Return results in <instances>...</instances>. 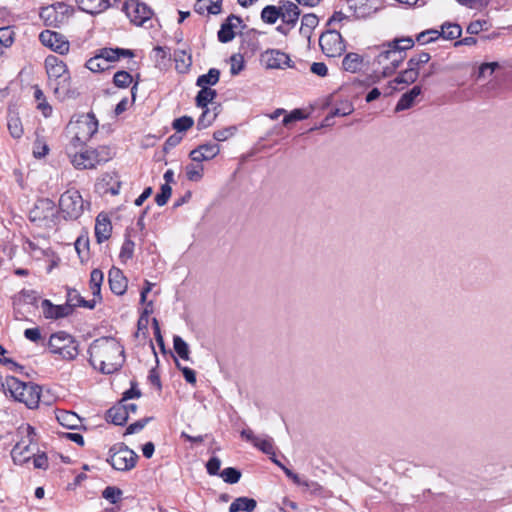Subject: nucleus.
Here are the masks:
<instances>
[{
	"mask_svg": "<svg viewBox=\"0 0 512 512\" xmlns=\"http://www.w3.org/2000/svg\"><path fill=\"white\" fill-rule=\"evenodd\" d=\"M89 360L94 368L104 374L118 371L124 364V348L114 338L102 337L92 342L88 349Z\"/></svg>",
	"mask_w": 512,
	"mask_h": 512,
	"instance_id": "nucleus-1",
	"label": "nucleus"
},
{
	"mask_svg": "<svg viewBox=\"0 0 512 512\" xmlns=\"http://www.w3.org/2000/svg\"><path fill=\"white\" fill-rule=\"evenodd\" d=\"M2 388L8 392L14 400L25 404L29 409H35L39 406L41 398V387L32 382H23L14 376H8L5 383H1Z\"/></svg>",
	"mask_w": 512,
	"mask_h": 512,
	"instance_id": "nucleus-2",
	"label": "nucleus"
},
{
	"mask_svg": "<svg viewBox=\"0 0 512 512\" xmlns=\"http://www.w3.org/2000/svg\"><path fill=\"white\" fill-rule=\"evenodd\" d=\"M113 157V150L106 145H101L96 148H87L80 152H75L74 154L69 152L72 165L79 170L94 169L98 165L107 163Z\"/></svg>",
	"mask_w": 512,
	"mask_h": 512,
	"instance_id": "nucleus-3",
	"label": "nucleus"
},
{
	"mask_svg": "<svg viewBox=\"0 0 512 512\" xmlns=\"http://www.w3.org/2000/svg\"><path fill=\"white\" fill-rule=\"evenodd\" d=\"M404 60V54L397 48H393L392 44L382 46V50L374 60L373 74L376 80L392 75Z\"/></svg>",
	"mask_w": 512,
	"mask_h": 512,
	"instance_id": "nucleus-4",
	"label": "nucleus"
},
{
	"mask_svg": "<svg viewBox=\"0 0 512 512\" xmlns=\"http://www.w3.org/2000/svg\"><path fill=\"white\" fill-rule=\"evenodd\" d=\"M49 351L63 360H74L78 354V342L64 331L52 334L48 341Z\"/></svg>",
	"mask_w": 512,
	"mask_h": 512,
	"instance_id": "nucleus-5",
	"label": "nucleus"
},
{
	"mask_svg": "<svg viewBox=\"0 0 512 512\" xmlns=\"http://www.w3.org/2000/svg\"><path fill=\"white\" fill-rule=\"evenodd\" d=\"M139 456L123 443L113 445L109 449L107 462L117 471H129L137 463Z\"/></svg>",
	"mask_w": 512,
	"mask_h": 512,
	"instance_id": "nucleus-6",
	"label": "nucleus"
},
{
	"mask_svg": "<svg viewBox=\"0 0 512 512\" xmlns=\"http://www.w3.org/2000/svg\"><path fill=\"white\" fill-rule=\"evenodd\" d=\"M24 437L18 441L11 451V456L16 464H24L34 456L32 444L35 441V430L32 426L26 425L19 428Z\"/></svg>",
	"mask_w": 512,
	"mask_h": 512,
	"instance_id": "nucleus-7",
	"label": "nucleus"
},
{
	"mask_svg": "<svg viewBox=\"0 0 512 512\" xmlns=\"http://www.w3.org/2000/svg\"><path fill=\"white\" fill-rule=\"evenodd\" d=\"M74 9L64 2H56L43 7L40 11V18L46 26L59 27L63 25L72 15Z\"/></svg>",
	"mask_w": 512,
	"mask_h": 512,
	"instance_id": "nucleus-8",
	"label": "nucleus"
},
{
	"mask_svg": "<svg viewBox=\"0 0 512 512\" xmlns=\"http://www.w3.org/2000/svg\"><path fill=\"white\" fill-rule=\"evenodd\" d=\"M59 207L65 218L77 219L84 210V201L78 190L69 189L59 199Z\"/></svg>",
	"mask_w": 512,
	"mask_h": 512,
	"instance_id": "nucleus-9",
	"label": "nucleus"
},
{
	"mask_svg": "<svg viewBox=\"0 0 512 512\" xmlns=\"http://www.w3.org/2000/svg\"><path fill=\"white\" fill-rule=\"evenodd\" d=\"M98 120L93 113L81 114L76 121H71L68 130L73 134H78L86 140H90L98 131Z\"/></svg>",
	"mask_w": 512,
	"mask_h": 512,
	"instance_id": "nucleus-10",
	"label": "nucleus"
},
{
	"mask_svg": "<svg viewBox=\"0 0 512 512\" xmlns=\"http://www.w3.org/2000/svg\"><path fill=\"white\" fill-rule=\"evenodd\" d=\"M123 10L130 21L136 26H143L151 20L153 11L145 3L138 0H127L123 5Z\"/></svg>",
	"mask_w": 512,
	"mask_h": 512,
	"instance_id": "nucleus-11",
	"label": "nucleus"
},
{
	"mask_svg": "<svg viewBox=\"0 0 512 512\" xmlns=\"http://www.w3.org/2000/svg\"><path fill=\"white\" fill-rule=\"evenodd\" d=\"M319 45L325 55L328 57H336L345 50V45L340 32L335 29L328 30L319 38Z\"/></svg>",
	"mask_w": 512,
	"mask_h": 512,
	"instance_id": "nucleus-12",
	"label": "nucleus"
},
{
	"mask_svg": "<svg viewBox=\"0 0 512 512\" xmlns=\"http://www.w3.org/2000/svg\"><path fill=\"white\" fill-rule=\"evenodd\" d=\"M260 61L266 69L293 68L290 56L278 49H267L261 54Z\"/></svg>",
	"mask_w": 512,
	"mask_h": 512,
	"instance_id": "nucleus-13",
	"label": "nucleus"
},
{
	"mask_svg": "<svg viewBox=\"0 0 512 512\" xmlns=\"http://www.w3.org/2000/svg\"><path fill=\"white\" fill-rule=\"evenodd\" d=\"M39 40L44 46L49 47L51 50L61 55H64L69 51V42L63 35L57 32L50 30L42 31L39 35Z\"/></svg>",
	"mask_w": 512,
	"mask_h": 512,
	"instance_id": "nucleus-14",
	"label": "nucleus"
},
{
	"mask_svg": "<svg viewBox=\"0 0 512 512\" xmlns=\"http://www.w3.org/2000/svg\"><path fill=\"white\" fill-rule=\"evenodd\" d=\"M108 282L111 291L115 295H123L127 291L128 280L123 272L116 267H112L108 273Z\"/></svg>",
	"mask_w": 512,
	"mask_h": 512,
	"instance_id": "nucleus-15",
	"label": "nucleus"
},
{
	"mask_svg": "<svg viewBox=\"0 0 512 512\" xmlns=\"http://www.w3.org/2000/svg\"><path fill=\"white\" fill-rule=\"evenodd\" d=\"M45 68L49 82L59 79L69 73L66 64L54 55L46 57Z\"/></svg>",
	"mask_w": 512,
	"mask_h": 512,
	"instance_id": "nucleus-16",
	"label": "nucleus"
},
{
	"mask_svg": "<svg viewBox=\"0 0 512 512\" xmlns=\"http://www.w3.org/2000/svg\"><path fill=\"white\" fill-rule=\"evenodd\" d=\"M220 152L219 145L215 143H208L200 145L198 148L192 150L189 157L193 162L201 163L206 160L213 159Z\"/></svg>",
	"mask_w": 512,
	"mask_h": 512,
	"instance_id": "nucleus-17",
	"label": "nucleus"
},
{
	"mask_svg": "<svg viewBox=\"0 0 512 512\" xmlns=\"http://www.w3.org/2000/svg\"><path fill=\"white\" fill-rule=\"evenodd\" d=\"M242 23L240 17L235 15H230L226 21L221 25L220 30L218 31V40L222 43H228L233 40L235 37L234 29Z\"/></svg>",
	"mask_w": 512,
	"mask_h": 512,
	"instance_id": "nucleus-18",
	"label": "nucleus"
},
{
	"mask_svg": "<svg viewBox=\"0 0 512 512\" xmlns=\"http://www.w3.org/2000/svg\"><path fill=\"white\" fill-rule=\"evenodd\" d=\"M112 233V224L109 217L100 213L95 221V237L98 243L108 240Z\"/></svg>",
	"mask_w": 512,
	"mask_h": 512,
	"instance_id": "nucleus-19",
	"label": "nucleus"
},
{
	"mask_svg": "<svg viewBox=\"0 0 512 512\" xmlns=\"http://www.w3.org/2000/svg\"><path fill=\"white\" fill-rule=\"evenodd\" d=\"M300 14L299 7L293 2L287 1L280 6V19L290 27L296 25Z\"/></svg>",
	"mask_w": 512,
	"mask_h": 512,
	"instance_id": "nucleus-20",
	"label": "nucleus"
},
{
	"mask_svg": "<svg viewBox=\"0 0 512 512\" xmlns=\"http://www.w3.org/2000/svg\"><path fill=\"white\" fill-rule=\"evenodd\" d=\"M55 417L60 425L68 429H76L81 424L80 417L72 411L56 409Z\"/></svg>",
	"mask_w": 512,
	"mask_h": 512,
	"instance_id": "nucleus-21",
	"label": "nucleus"
},
{
	"mask_svg": "<svg viewBox=\"0 0 512 512\" xmlns=\"http://www.w3.org/2000/svg\"><path fill=\"white\" fill-rule=\"evenodd\" d=\"M43 314L48 319H59L67 316L71 310L68 305H53L51 301L45 299L42 301Z\"/></svg>",
	"mask_w": 512,
	"mask_h": 512,
	"instance_id": "nucleus-22",
	"label": "nucleus"
},
{
	"mask_svg": "<svg viewBox=\"0 0 512 512\" xmlns=\"http://www.w3.org/2000/svg\"><path fill=\"white\" fill-rule=\"evenodd\" d=\"M67 305L70 307H84L93 309L95 307V300H85L77 289L68 288L67 290Z\"/></svg>",
	"mask_w": 512,
	"mask_h": 512,
	"instance_id": "nucleus-23",
	"label": "nucleus"
},
{
	"mask_svg": "<svg viewBox=\"0 0 512 512\" xmlns=\"http://www.w3.org/2000/svg\"><path fill=\"white\" fill-rule=\"evenodd\" d=\"M49 86L59 99H64L70 93V74H66L59 79L49 82Z\"/></svg>",
	"mask_w": 512,
	"mask_h": 512,
	"instance_id": "nucleus-24",
	"label": "nucleus"
},
{
	"mask_svg": "<svg viewBox=\"0 0 512 512\" xmlns=\"http://www.w3.org/2000/svg\"><path fill=\"white\" fill-rule=\"evenodd\" d=\"M128 417L129 416L127 408L124 407V404H122V402L111 407L106 414L107 420L115 425L125 424L128 420Z\"/></svg>",
	"mask_w": 512,
	"mask_h": 512,
	"instance_id": "nucleus-25",
	"label": "nucleus"
},
{
	"mask_svg": "<svg viewBox=\"0 0 512 512\" xmlns=\"http://www.w3.org/2000/svg\"><path fill=\"white\" fill-rule=\"evenodd\" d=\"M7 127L10 135L15 139H20L24 133L23 125L18 113L9 109L7 117Z\"/></svg>",
	"mask_w": 512,
	"mask_h": 512,
	"instance_id": "nucleus-26",
	"label": "nucleus"
},
{
	"mask_svg": "<svg viewBox=\"0 0 512 512\" xmlns=\"http://www.w3.org/2000/svg\"><path fill=\"white\" fill-rule=\"evenodd\" d=\"M78 7L90 14L101 13L109 6L108 0H76Z\"/></svg>",
	"mask_w": 512,
	"mask_h": 512,
	"instance_id": "nucleus-27",
	"label": "nucleus"
},
{
	"mask_svg": "<svg viewBox=\"0 0 512 512\" xmlns=\"http://www.w3.org/2000/svg\"><path fill=\"white\" fill-rule=\"evenodd\" d=\"M422 89L420 86H414L410 91L404 93L396 104V111H403L411 108L415 99L421 94Z\"/></svg>",
	"mask_w": 512,
	"mask_h": 512,
	"instance_id": "nucleus-28",
	"label": "nucleus"
},
{
	"mask_svg": "<svg viewBox=\"0 0 512 512\" xmlns=\"http://www.w3.org/2000/svg\"><path fill=\"white\" fill-rule=\"evenodd\" d=\"M104 280V275L101 270L93 269L90 274V289L93 295V299L95 300V304L102 299L101 297V285Z\"/></svg>",
	"mask_w": 512,
	"mask_h": 512,
	"instance_id": "nucleus-29",
	"label": "nucleus"
},
{
	"mask_svg": "<svg viewBox=\"0 0 512 512\" xmlns=\"http://www.w3.org/2000/svg\"><path fill=\"white\" fill-rule=\"evenodd\" d=\"M349 9L353 11L358 18H364L372 13L374 8L369 4V0H346Z\"/></svg>",
	"mask_w": 512,
	"mask_h": 512,
	"instance_id": "nucleus-30",
	"label": "nucleus"
},
{
	"mask_svg": "<svg viewBox=\"0 0 512 512\" xmlns=\"http://www.w3.org/2000/svg\"><path fill=\"white\" fill-rule=\"evenodd\" d=\"M257 506L256 500L248 497L236 498L229 506V512H252Z\"/></svg>",
	"mask_w": 512,
	"mask_h": 512,
	"instance_id": "nucleus-31",
	"label": "nucleus"
},
{
	"mask_svg": "<svg viewBox=\"0 0 512 512\" xmlns=\"http://www.w3.org/2000/svg\"><path fill=\"white\" fill-rule=\"evenodd\" d=\"M222 0H200L195 5V11L203 14L207 11L209 14L217 15L221 12Z\"/></svg>",
	"mask_w": 512,
	"mask_h": 512,
	"instance_id": "nucleus-32",
	"label": "nucleus"
},
{
	"mask_svg": "<svg viewBox=\"0 0 512 512\" xmlns=\"http://www.w3.org/2000/svg\"><path fill=\"white\" fill-rule=\"evenodd\" d=\"M217 92L211 87H204L197 93L195 98L196 106L199 108H206L208 104L212 103L216 98Z\"/></svg>",
	"mask_w": 512,
	"mask_h": 512,
	"instance_id": "nucleus-33",
	"label": "nucleus"
},
{
	"mask_svg": "<svg viewBox=\"0 0 512 512\" xmlns=\"http://www.w3.org/2000/svg\"><path fill=\"white\" fill-rule=\"evenodd\" d=\"M318 17L315 14H305L301 20L300 34L310 39L311 33L318 25Z\"/></svg>",
	"mask_w": 512,
	"mask_h": 512,
	"instance_id": "nucleus-34",
	"label": "nucleus"
},
{
	"mask_svg": "<svg viewBox=\"0 0 512 512\" xmlns=\"http://www.w3.org/2000/svg\"><path fill=\"white\" fill-rule=\"evenodd\" d=\"M220 78V71L216 68L209 69L208 73L200 75L197 78L196 85L198 87H210L218 83Z\"/></svg>",
	"mask_w": 512,
	"mask_h": 512,
	"instance_id": "nucleus-35",
	"label": "nucleus"
},
{
	"mask_svg": "<svg viewBox=\"0 0 512 512\" xmlns=\"http://www.w3.org/2000/svg\"><path fill=\"white\" fill-rule=\"evenodd\" d=\"M362 57L357 53H348L343 61L342 67L345 71L355 73L361 68Z\"/></svg>",
	"mask_w": 512,
	"mask_h": 512,
	"instance_id": "nucleus-36",
	"label": "nucleus"
},
{
	"mask_svg": "<svg viewBox=\"0 0 512 512\" xmlns=\"http://www.w3.org/2000/svg\"><path fill=\"white\" fill-rule=\"evenodd\" d=\"M439 31L444 39L455 40L461 36L462 28L456 23H444Z\"/></svg>",
	"mask_w": 512,
	"mask_h": 512,
	"instance_id": "nucleus-37",
	"label": "nucleus"
},
{
	"mask_svg": "<svg viewBox=\"0 0 512 512\" xmlns=\"http://www.w3.org/2000/svg\"><path fill=\"white\" fill-rule=\"evenodd\" d=\"M261 19L267 24H274L280 19V6L268 5L261 12Z\"/></svg>",
	"mask_w": 512,
	"mask_h": 512,
	"instance_id": "nucleus-38",
	"label": "nucleus"
},
{
	"mask_svg": "<svg viewBox=\"0 0 512 512\" xmlns=\"http://www.w3.org/2000/svg\"><path fill=\"white\" fill-rule=\"evenodd\" d=\"M203 170L204 168L201 163L196 162V164H188L185 167L187 179L194 182L200 181L203 177Z\"/></svg>",
	"mask_w": 512,
	"mask_h": 512,
	"instance_id": "nucleus-39",
	"label": "nucleus"
},
{
	"mask_svg": "<svg viewBox=\"0 0 512 512\" xmlns=\"http://www.w3.org/2000/svg\"><path fill=\"white\" fill-rule=\"evenodd\" d=\"M430 59L431 56L429 53L420 52L409 59L407 66L413 68L415 72H419L420 67L428 63Z\"/></svg>",
	"mask_w": 512,
	"mask_h": 512,
	"instance_id": "nucleus-40",
	"label": "nucleus"
},
{
	"mask_svg": "<svg viewBox=\"0 0 512 512\" xmlns=\"http://www.w3.org/2000/svg\"><path fill=\"white\" fill-rule=\"evenodd\" d=\"M34 98L38 102L37 107L39 110H41L42 114L45 117L50 116V114L52 112V107L47 103L44 93L39 87L35 88Z\"/></svg>",
	"mask_w": 512,
	"mask_h": 512,
	"instance_id": "nucleus-41",
	"label": "nucleus"
},
{
	"mask_svg": "<svg viewBox=\"0 0 512 512\" xmlns=\"http://www.w3.org/2000/svg\"><path fill=\"white\" fill-rule=\"evenodd\" d=\"M105 61L106 60H103L98 53L86 62V67L90 71L95 72V73L102 72V71L110 68L109 65Z\"/></svg>",
	"mask_w": 512,
	"mask_h": 512,
	"instance_id": "nucleus-42",
	"label": "nucleus"
},
{
	"mask_svg": "<svg viewBox=\"0 0 512 512\" xmlns=\"http://www.w3.org/2000/svg\"><path fill=\"white\" fill-rule=\"evenodd\" d=\"M419 76V72H415L413 68L407 67L406 70L401 72L394 80L397 84H412Z\"/></svg>",
	"mask_w": 512,
	"mask_h": 512,
	"instance_id": "nucleus-43",
	"label": "nucleus"
},
{
	"mask_svg": "<svg viewBox=\"0 0 512 512\" xmlns=\"http://www.w3.org/2000/svg\"><path fill=\"white\" fill-rule=\"evenodd\" d=\"M173 347L180 358L189 360V346L180 336H174Z\"/></svg>",
	"mask_w": 512,
	"mask_h": 512,
	"instance_id": "nucleus-44",
	"label": "nucleus"
},
{
	"mask_svg": "<svg viewBox=\"0 0 512 512\" xmlns=\"http://www.w3.org/2000/svg\"><path fill=\"white\" fill-rule=\"evenodd\" d=\"M254 446L267 455H275L273 440L270 437H258Z\"/></svg>",
	"mask_w": 512,
	"mask_h": 512,
	"instance_id": "nucleus-45",
	"label": "nucleus"
},
{
	"mask_svg": "<svg viewBox=\"0 0 512 512\" xmlns=\"http://www.w3.org/2000/svg\"><path fill=\"white\" fill-rule=\"evenodd\" d=\"M219 475L224 482L229 484H235L241 478V472L233 467L225 468Z\"/></svg>",
	"mask_w": 512,
	"mask_h": 512,
	"instance_id": "nucleus-46",
	"label": "nucleus"
},
{
	"mask_svg": "<svg viewBox=\"0 0 512 512\" xmlns=\"http://www.w3.org/2000/svg\"><path fill=\"white\" fill-rule=\"evenodd\" d=\"M440 37H441V33L439 30L428 29L426 31L419 33L416 37V40L420 44H428V43H431V42L437 40Z\"/></svg>",
	"mask_w": 512,
	"mask_h": 512,
	"instance_id": "nucleus-47",
	"label": "nucleus"
},
{
	"mask_svg": "<svg viewBox=\"0 0 512 512\" xmlns=\"http://www.w3.org/2000/svg\"><path fill=\"white\" fill-rule=\"evenodd\" d=\"M49 152V147L44 138L37 136L33 144V155L36 158H43Z\"/></svg>",
	"mask_w": 512,
	"mask_h": 512,
	"instance_id": "nucleus-48",
	"label": "nucleus"
},
{
	"mask_svg": "<svg viewBox=\"0 0 512 512\" xmlns=\"http://www.w3.org/2000/svg\"><path fill=\"white\" fill-rule=\"evenodd\" d=\"M202 109H203V112L197 122L198 129H204V128L209 127L213 123V121L215 120V118L217 116V112H214L213 114H211L210 109L208 107L202 108Z\"/></svg>",
	"mask_w": 512,
	"mask_h": 512,
	"instance_id": "nucleus-49",
	"label": "nucleus"
},
{
	"mask_svg": "<svg viewBox=\"0 0 512 512\" xmlns=\"http://www.w3.org/2000/svg\"><path fill=\"white\" fill-rule=\"evenodd\" d=\"M194 124V120L192 117L189 116H182L180 118H177L173 121L172 127L177 132H184L190 129Z\"/></svg>",
	"mask_w": 512,
	"mask_h": 512,
	"instance_id": "nucleus-50",
	"label": "nucleus"
},
{
	"mask_svg": "<svg viewBox=\"0 0 512 512\" xmlns=\"http://www.w3.org/2000/svg\"><path fill=\"white\" fill-rule=\"evenodd\" d=\"M113 82L119 88H126L132 82V76L127 71H118L114 74Z\"/></svg>",
	"mask_w": 512,
	"mask_h": 512,
	"instance_id": "nucleus-51",
	"label": "nucleus"
},
{
	"mask_svg": "<svg viewBox=\"0 0 512 512\" xmlns=\"http://www.w3.org/2000/svg\"><path fill=\"white\" fill-rule=\"evenodd\" d=\"M272 461L277 464L279 467L282 468V470L284 471V473L286 474V476L288 478H290L295 484L297 485H303V486H306V487H309V483L307 480H303L298 474L294 473L293 471H291L290 469H288L287 467H285L284 465H282L278 460H276L274 457L271 458Z\"/></svg>",
	"mask_w": 512,
	"mask_h": 512,
	"instance_id": "nucleus-52",
	"label": "nucleus"
},
{
	"mask_svg": "<svg viewBox=\"0 0 512 512\" xmlns=\"http://www.w3.org/2000/svg\"><path fill=\"white\" fill-rule=\"evenodd\" d=\"M172 194V188L169 184H163L161 186L160 192L155 197V202L158 206H164Z\"/></svg>",
	"mask_w": 512,
	"mask_h": 512,
	"instance_id": "nucleus-53",
	"label": "nucleus"
},
{
	"mask_svg": "<svg viewBox=\"0 0 512 512\" xmlns=\"http://www.w3.org/2000/svg\"><path fill=\"white\" fill-rule=\"evenodd\" d=\"M235 132H236V127L229 126V127H225V128L216 130L213 134V137L216 141L222 142V141H225V140L229 139L230 137H232L235 134Z\"/></svg>",
	"mask_w": 512,
	"mask_h": 512,
	"instance_id": "nucleus-54",
	"label": "nucleus"
},
{
	"mask_svg": "<svg viewBox=\"0 0 512 512\" xmlns=\"http://www.w3.org/2000/svg\"><path fill=\"white\" fill-rule=\"evenodd\" d=\"M87 142L88 140L84 139L80 135L74 134L72 139L70 140L69 145L66 148L67 154L69 155V152L71 154H74L75 152H77L76 150L78 148H82Z\"/></svg>",
	"mask_w": 512,
	"mask_h": 512,
	"instance_id": "nucleus-55",
	"label": "nucleus"
},
{
	"mask_svg": "<svg viewBox=\"0 0 512 512\" xmlns=\"http://www.w3.org/2000/svg\"><path fill=\"white\" fill-rule=\"evenodd\" d=\"M122 495V491L119 488L108 486L102 493V496L110 501L111 503H116Z\"/></svg>",
	"mask_w": 512,
	"mask_h": 512,
	"instance_id": "nucleus-56",
	"label": "nucleus"
},
{
	"mask_svg": "<svg viewBox=\"0 0 512 512\" xmlns=\"http://www.w3.org/2000/svg\"><path fill=\"white\" fill-rule=\"evenodd\" d=\"M231 68L230 72L232 75H237L244 68V60L240 54H234L230 57Z\"/></svg>",
	"mask_w": 512,
	"mask_h": 512,
	"instance_id": "nucleus-57",
	"label": "nucleus"
},
{
	"mask_svg": "<svg viewBox=\"0 0 512 512\" xmlns=\"http://www.w3.org/2000/svg\"><path fill=\"white\" fill-rule=\"evenodd\" d=\"M390 44H392L393 48H397L403 54V52L405 50L410 49L414 46V40L410 37H407V38L396 39L393 42H391Z\"/></svg>",
	"mask_w": 512,
	"mask_h": 512,
	"instance_id": "nucleus-58",
	"label": "nucleus"
},
{
	"mask_svg": "<svg viewBox=\"0 0 512 512\" xmlns=\"http://www.w3.org/2000/svg\"><path fill=\"white\" fill-rule=\"evenodd\" d=\"M135 244L132 240L126 239L121 247L120 258L123 260H127L132 258L134 252Z\"/></svg>",
	"mask_w": 512,
	"mask_h": 512,
	"instance_id": "nucleus-59",
	"label": "nucleus"
},
{
	"mask_svg": "<svg viewBox=\"0 0 512 512\" xmlns=\"http://www.w3.org/2000/svg\"><path fill=\"white\" fill-rule=\"evenodd\" d=\"M99 55L110 66V63L118 60L117 48H103L99 51Z\"/></svg>",
	"mask_w": 512,
	"mask_h": 512,
	"instance_id": "nucleus-60",
	"label": "nucleus"
},
{
	"mask_svg": "<svg viewBox=\"0 0 512 512\" xmlns=\"http://www.w3.org/2000/svg\"><path fill=\"white\" fill-rule=\"evenodd\" d=\"M12 34L9 27L0 28V44L3 47H9L13 43Z\"/></svg>",
	"mask_w": 512,
	"mask_h": 512,
	"instance_id": "nucleus-61",
	"label": "nucleus"
},
{
	"mask_svg": "<svg viewBox=\"0 0 512 512\" xmlns=\"http://www.w3.org/2000/svg\"><path fill=\"white\" fill-rule=\"evenodd\" d=\"M305 118L306 115L301 109H295L290 114L286 115L282 122L285 126H287L294 121L303 120Z\"/></svg>",
	"mask_w": 512,
	"mask_h": 512,
	"instance_id": "nucleus-62",
	"label": "nucleus"
},
{
	"mask_svg": "<svg viewBox=\"0 0 512 512\" xmlns=\"http://www.w3.org/2000/svg\"><path fill=\"white\" fill-rule=\"evenodd\" d=\"M461 5L471 9H482L488 6L490 0H457Z\"/></svg>",
	"mask_w": 512,
	"mask_h": 512,
	"instance_id": "nucleus-63",
	"label": "nucleus"
},
{
	"mask_svg": "<svg viewBox=\"0 0 512 512\" xmlns=\"http://www.w3.org/2000/svg\"><path fill=\"white\" fill-rule=\"evenodd\" d=\"M221 467V460L218 457H211L206 464V469L210 475H218Z\"/></svg>",
	"mask_w": 512,
	"mask_h": 512,
	"instance_id": "nucleus-64",
	"label": "nucleus"
}]
</instances>
